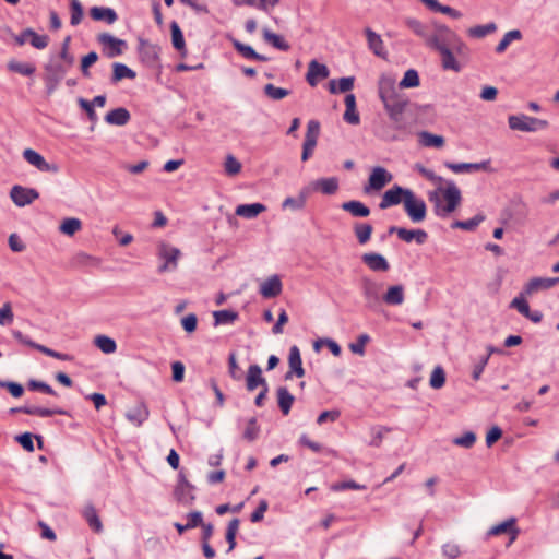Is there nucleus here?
I'll use <instances>...</instances> for the list:
<instances>
[{
  "instance_id": "58",
  "label": "nucleus",
  "mask_w": 559,
  "mask_h": 559,
  "mask_svg": "<svg viewBox=\"0 0 559 559\" xmlns=\"http://www.w3.org/2000/svg\"><path fill=\"white\" fill-rule=\"evenodd\" d=\"M485 221V215L476 214L473 218L467 221H456V228H461L463 230L472 231L475 230L476 227Z\"/></svg>"
},
{
  "instance_id": "34",
  "label": "nucleus",
  "mask_w": 559,
  "mask_h": 559,
  "mask_svg": "<svg viewBox=\"0 0 559 559\" xmlns=\"http://www.w3.org/2000/svg\"><path fill=\"white\" fill-rule=\"evenodd\" d=\"M341 209L354 217H367L370 215V209L362 202L356 200L342 203Z\"/></svg>"
},
{
  "instance_id": "24",
  "label": "nucleus",
  "mask_w": 559,
  "mask_h": 559,
  "mask_svg": "<svg viewBox=\"0 0 559 559\" xmlns=\"http://www.w3.org/2000/svg\"><path fill=\"white\" fill-rule=\"evenodd\" d=\"M282 293V282L277 275H273L261 284L260 294L264 298H274Z\"/></svg>"
},
{
  "instance_id": "52",
  "label": "nucleus",
  "mask_w": 559,
  "mask_h": 559,
  "mask_svg": "<svg viewBox=\"0 0 559 559\" xmlns=\"http://www.w3.org/2000/svg\"><path fill=\"white\" fill-rule=\"evenodd\" d=\"M263 90L264 94L273 100H281L290 94V91L273 84H266Z\"/></svg>"
},
{
  "instance_id": "37",
  "label": "nucleus",
  "mask_w": 559,
  "mask_h": 559,
  "mask_svg": "<svg viewBox=\"0 0 559 559\" xmlns=\"http://www.w3.org/2000/svg\"><path fill=\"white\" fill-rule=\"evenodd\" d=\"M405 25L417 36L423 38L426 43L430 36L429 27L414 17L405 19Z\"/></svg>"
},
{
  "instance_id": "16",
  "label": "nucleus",
  "mask_w": 559,
  "mask_h": 559,
  "mask_svg": "<svg viewBox=\"0 0 559 559\" xmlns=\"http://www.w3.org/2000/svg\"><path fill=\"white\" fill-rule=\"evenodd\" d=\"M288 365H289V370L286 372V374L284 377L285 381L292 380L293 374H296L298 378H301L305 374V370L302 368L300 350H299L298 346H296V345H293L289 348Z\"/></svg>"
},
{
  "instance_id": "40",
  "label": "nucleus",
  "mask_w": 559,
  "mask_h": 559,
  "mask_svg": "<svg viewBox=\"0 0 559 559\" xmlns=\"http://www.w3.org/2000/svg\"><path fill=\"white\" fill-rule=\"evenodd\" d=\"M428 238V235L423 229L408 230L403 228L400 230V239L405 242H412L415 240L418 245H423Z\"/></svg>"
},
{
  "instance_id": "61",
  "label": "nucleus",
  "mask_w": 559,
  "mask_h": 559,
  "mask_svg": "<svg viewBox=\"0 0 559 559\" xmlns=\"http://www.w3.org/2000/svg\"><path fill=\"white\" fill-rule=\"evenodd\" d=\"M233 46L239 53H241L242 57H245L247 59L253 60V58L257 57V51L249 45H245V44L240 43L239 40L234 39Z\"/></svg>"
},
{
  "instance_id": "41",
  "label": "nucleus",
  "mask_w": 559,
  "mask_h": 559,
  "mask_svg": "<svg viewBox=\"0 0 559 559\" xmlns=\"http://www.w3.org/2000/svg\"><path fill=\"white\" fill-rule=\"evenodd\" d=\"M171 31V43L176 50L180 51L183 56L186 53V45L182 32L177 22H171L170 24Z\"/></svg>"
},
{
  "instance_id": "23",
  "label": "nucleus",
  "mask_w": 559,
  "mask_h": 559,
  "mask_svg": "<svg viewBox=\"0 0 559 559\" xmlns=\"http://www.w3.org/2000/svg\"><path fill=\"white\" fill-rule=\"evenodd\" d=\"M365 35L367 37L369 49L378 57L385 59L386 51L384 49L383 40L380 35L373 32L371 28L367 27L365 29Z\"/></svg>"
},
{
  "instance_id": "56",
  "label": "nucleus",
  "mask_w": 559,
  "mask_h": 559,
  "mask_svg": "<svg viewBox=\"0 0 559 559\" xmlns=\"http://www.w3.org/2000/svg\"><path fill=\"white\" fill-rule=\"evenodd\" d=\"M390 430H391L390 428L383 427V426L372 427L371 428V440L369 441V445L374 447V448L380 447L384 436Z\"/></svg>"
},
{
  "instance_id": "3",
  "label": "nucleus",
  "mask_w": 559,
  "mask_h": 559,
  "mask_svg": "<svg viewBox=\"0 0 559 559\" xmlns=\"http://www.w3.org/2000/svg\"><path fill=\"white\" fill-rule=\"evenodd\" d=\"M381 102L394 128L397 130L404 129L405 120L403 115L409 102L407 96L403 93H399Z\"/></svg>"
},
{
  "instance_id": "28",
  "label": "nucleus",
  "mask_w": 559,
  "mask_h": 559,
  "mask_svg": "<svg viewBox=\"0 0 559 559\" xmlns=\"http://www.w3.org/2000/svg\"><path fill=\"white\" fill-rule=\"evenodd\" d=\"M311 190H320L323 194H334L338 189V180L335 177L320 178L312 181L310 185Z\"/></svg>"
},
{
  "instance_id": "46",
  "label": "nucleus",
  "mask_w": 559,
  "mask_h": 559,
  "mask_svg": "<svg viewBox=\"0 0 559 559\" xmlns=\"http://www.w3.org/2000/svg\"><path fill=\"white\" fill-rule=\"evenodd\" d=\"M419 142L426 147H441L444 143V139L440 135H436L429 132H421L419 134Z\"/></svg>"
},
{
  "instance_id": "13",
  "label": "nucleus",
  "mask_w": 559,
  "mask_h": 559,
  "mask_svg": "<svg viewBox=\"0 0 559 559\" xmlns=\"http://www.w3.org/2000/svg\"><path fill=\"white\" fill-rule=\"evenodd\" d=\"M361 289H362L364 297L366 299V307H368L369 309L377 308L381 302V298H380V294H379L380 293V284H378L377 282H374L371 278L364 277L361 280Z\"/></svg>"
},
{
  "instance_id": "55",
  "label": "nucleus",
  "mask_w": 559,
  "mask_h": 559,
  "mask_svg": "<svg viewBox=\"0 0 559 559\" xmlns=\"http://www.w3.org/2000/svg\"><path fill=\"white\" fill-rule=\"evenodd\" d=\"M241 163L231 154L227 155L224 163L225 173L228 176H236L241 171Z\"/></svg>"
},
{
  "instance_id": "19",
  "label": "nucleus",
  "mask_w": 559,
  "mask_h": 559,
  "mask_svg": "<svg viewBox=\"0 0 559 559\" xmlns=\"http://www.w3.org/2000/svg\"><path fill=\"white\" fill-rule=\"evenodd\" d=\"M329 74V68L325 64L311 60L308 64L306 80L310 86H316L319 80L326 79Z\"/></svg>"
},
{
  "instance_id": "11",
  "label": "nucleus",
  "mask_w": 559,
  "mask_h": 559,
  "mask_svg": "<svg viewBox=\"0 0 559 559\" xmlns=\"http://www.w3.org/2000/svg\"><path fill=\"white\" fill-rule=\"evenodd\" d=\"M392 179L393 176L391 173L381 166H377L372 169L368 179V185L365 186L364 191L366 193H369L371 190L379 191L390 183Z\"/></svg>"
},
{
  "instance_id": "20",
  "label": "nucleus",
  "mask_w": 559,
  "mask_h": 559,
  "mask_svg": "<svg viewBox=\"0 0 559 559\" xmlns=\"http://www.w3.org/2000/svg\"><path fill=\"white\" fill-rule=\"evenodd\" d=\"M361 260L373 272H386L390 269L388 260L377 252L364 253Z\"/></svg>"
},
{
  "instance_id": "42",
  "label": "nucleus",
  "mask_w": 559,
  "mask_h": 559,
  "mask_svg": "<svg viewBox=\"0 0 559 559\" xmlns=\"http://www.w3.org/2000/svg\"><path fill=\"white\" fill-rule=\"evenodd\" d=\"M82 222L79 218L70 217L62 221L59 226L60 233L67 236H73L75 233L81 230Z\"/></svg>"
},
{
  "instance_id": "29",
  "label": "nucleus",
  "mask_w": 559,
  "mask_h": 559,
  "mask_svg": "<svg viewBox=\"0 0 559 559\" xmlns=\"http://www.w3.org/2000/svg\"><path fill=\"white\" fill-rule=\"evenodd\" d=\"M90 15L95 21H104L107 24H114L118 20L116 11L106 7H93L90 10Z\"/></svg>"
},
{
  "instance_id": "49",
  "label": "nucleus",
  "mask_w": 559,
  "mask_h": 559,
  "mask_svg": "<svg viewBox=\"0 0 559 559\" xmlns=\"http://www.w3.org/2000/svg\"><path fill=\"white\" fill-rule=\"evenodd\" d=\"M246 384H265L262 370L258 365H250L246 376Z\"/></svg>"
},
{
  "instance_id": "4",
  "label": "nucleus",
  "mask_w": 559,
  "mask_h": 559,
  "mask_svg": "<svg viewBox=\"0 0 559 559\" xmlns=\"http://www.w3.org/2000/svg\"><path fill=\"white\" fill-rule=\"evenodd\" d=\"M509 128L522 132H535L546 129L548 121L526 115H512L508 118Z\"/></svg>"
},
{
  "instance_id": "5",
  "label": "nucleus",
  "mask_w": 559,
  "mask_h": 559,
  "mask_svg": "<svg viewBox=\"0 0 559 559\" xmlns=\"http://www.w3.org/2000/svg\"><path fill=\"white\" fill-rule=\"evenodd\" d=\"M157 257L163 260V264L158 267L159 273L173 272L178 267V260L181 251L171 245L160 241L157 245Z\"/></svg>"
},
{
  "instance_id": "43",
  "label": "nucleus",
  "mask_w": 559,
  "mask_h": 559,
  "mask_svg": "<svg viewBox=\"0 0 559 559\" xmlns=\"http://www.w3.org/2000/svg\"><path fill=\"white\" fill-rule=\"evenodd\" d=\"M94 344L105 354H112L117 349L115 340L106 335H97L94 338Z\"/></svg>"
},
{
  "instance_id": "22",
  "label": "nucleus",
  "mask_w": 559,
  "mask_h": 559,
  "mask_svg": "<svg viewBox=\"0 0 559 559\" xmlns=\"http://www.w3.org/2000/svg\"><path fill=\"white\" fill-rule=\"evenodd\" d=\"M515 523H516L515 519L510 518L500 524L493 525L489 530V535L498 536V535H502V534H509V535H511L510 543H512L515 540L518 533H519V530L516 528Z\"/></svg>"
},
{
  "instance_id": "31",
  "label": "nucleus",
  "mask_w": 559,
  "mask_h": 559,
  "mask_svg": "<svg viewBox=\"0 0 559 559\" xmlns=\"http://www.w3.org/2000/svg\"><path fill=\"white\" fill-rule=\"evenodd\" d=\"M405 293L402 285L390 286L386 293L382 296V301L389 306H399L404 302Z\"/></svg>"
},
{
  "instance_id": "48",
  "label": "nucleus",
  "mask_w": 559,
  "mask_h": 559,
  "mask_svg": "<svg viewBox=\"0 0 559 559\" xmlns=\"http://www.w3.org/2000/svg\"><path fill=\"white\" fill-rule=\"evenodd\" d=\"M418 72L414 69H409L404 73V78L399 83L400 88H412L419 85Z\"/></svg>"
},
{
  "instance_id": "10",
  "label": "nucleus",
  "mask_w": 559,
  "mask_h": 559,
  "mask_svg": "<svg viewBox=\"0 0 559 559\" xmlns=\"http://www.w3.org/2000/svg\"><path fill=\"white\" fill-rule=\"evenodd\" d=\"M97 41L104 46V51L108 58H115L122 55L127 43L122 39L116 38L109 33H102L97 35Z\"/></svg>"
},
{
  "instance_id": "9",
  "label": "nucleus",
  "mask_w": 559,
  "mask_h": 559,
  "mask_svg": "<svg viewBox=\"0 0 559 559\" xmlns=\"http://www.w3.org/2000/svg\"><path fill=\"white\" fill-rule=\"evenodd\" d=\"M320 134V122L317 120H310L307 124V132L302 145L301 159L302 162L308 160L317 145V141Z\"/></svg>"
},
{
  "instance_id": "64",
  "label": "nucleus",
  "mask_w": 559,
  "mask_h": 559,
  "mask_svg": "<svg viewBox=\"0 0 559 559\" xmlns=\"http://www.w3.org/2000/svg\"><path fill=\"white\" fill-rule=\"evenodd\" d=\"M369 340L370 337L367 334H360L355 343L349 344V349L354 354L362 356L365 354V346Z\"/></svg>"
},
{
  "instance_id": "36",
  "label": "nucleus",
  "mask_w": 559,
  "mask_h": 559,
  "mask_svg": "<svg viewBox=\"0 0 559 559\" xmlns=\"http://www.w3.org/2000/svg\"><path fill=\"white\" fill-rule=\"evenodd\" d=\"M263 39L282 51H287L290 48L289 44L281 35L271 32L269 28L263 29Z\"/></svg>"
},
{
  "instance_id": "32",
  "label": "nucleus",
  "mask_w": 559,
  "mask_h": 559,
  "mask_svg": "<svg viewBox=\"0 0 559 559\" xmlns=\"http://www.w3.org/2000/svg\"><path fill=\"white\" fill-rule=\"evenodd\" d=\"M266 211V206L262 203L240 204L236 207V215L251 219Z\"/></svg>"
},
{
  "instance_id": "14",
  "label": "nucleus",
  "mask_w": 559,
  "mask_h": 559,
  "mask_svg": "<svg viewBox=\"0 0 559 559\" xmlns=\"http://www.w3.org/2000/svg\"><path fill=\"white\" fill-rule=\"evenodd\" d=\"M24 159L36 167L39 171L56 174L59 171V166L55 163H48L39 153L32 148L23 151Z\"/></svg>"
},
{
  "instance_id": "60",
  "label": "nucleus",
  "mask_w": 559,
  "mask_h": 559,
  "mask_svg": "<svg viewBox=\"0 0 559 559\" xmlns=\"http://www.w3.org/2000/svg\"><path fill=\"white\" fill-rule=\"evenodd\" d=\"M70 41H71V37L70 36H67L61 45V50H60V59L68 66V67H72L74 64V56L70 53L69 51V46H70Z\"/></svg>"
},
{
  "instance_id": "30",
  "label": "nucleus",
  "mask_w": 559,
  "mask_h": 559,
  "mask_svg": "<svg viewBox=\"0 0 559 559\" xmlns=\"http://www.w3.org/2000/svg\"><path fill=\"white\" fill-rule=\"evenodd\" d=\"M130 112L126 108L119 107L107 112L105 121L111 126L122 127L130 121Z\"/></svg>"
},
{
  "instance_id": "12",
  "label": "nucleus",
  "mask_w": 559,
  "mask_h": 559,
  "mask_svg": "<svg viewBox=\"0 0 559 559\" xmlns=\"http://www.w3.org/2000/svg\"><path fill=\"white\" fill-rule=\"evenodd\" d=\"M411 191L412 190L402 188L396 185L393 186L391 189L386 190L383 193L382 199L379 203V207L381 210H385L391 206L397 205L402 202L404 203V199H407Z\"/></svg>"
},
{
  "instance_id": "25",
  "label": "nucleus",
  "mask_w": 559,
  "mask_h": 559,
  "mask_svg": "<svg viewBox=\"0 0 559 559\" xmlns=\"http://www.w3.org/2000/svg\"><path fill=\"white\" fill-rule=\"evenodd\" d=\"M148 414L145 404L138 403L127 412L126 417L132 425L140 427L148 418Z\"/></svg>"
},
{
  "instance_id": "57",
  "label": "nucleus",
  "mask_w": 559,
  "mask_h": 559,
  "mask_svg": "<svg viewBox=\"0 0 559 559\" xmlns=\"http://www.w3.org/2000/svg\"><path fill=\"white\" fill-rule=\"evenodd\" d=\"M497 25L495 23H488L486 25H478L469 28L468 34L472 37L481 38L493 32H496Z\"/></svg>"
},
{
  "instance_id": "17",
  "label": "nucleus",
  "mask_w": 559,
  "mask_h": 559,
  "mask_svg": "<svg viewBox=\"0 0 559 559\" xmlns=\"http://www.w3.org/2000/svg\"><path fill=\"white\" fill-rule=\"evenodd\" d=\"M396 78L391 73H382L378 81V95L381 100L399 94Z\"/></svg>"
},
{
  "instance_id": "38",
  "label": "nucleus",
  "mask_w": 559,
  "mask_h": 559,
  "mask_svg": "<svg viewBox=\"0 0 559 559\" xmlns=\"http://www.w3.org/2000/svg\"><path fill=\"white\" fill-rule=\"evenodd\" d=\"M353 230L357 238V241L360 245H365L370 240L373 228L368 223H355L353 226Z\"/></svg>"
},
{
  "instance_id": "45",
  "label": "nucleus",
  "mask_w": 559,
  "mask_h": 559,
  "mask_svg": "<svg viewBox=\"0 0 559 559\" xmlns=\"http://www.w3.org/2000/svg\"><path fill=\"white\" fill-rule=\"evenodd\" d=\"M522 38V33L518 29H513V31H509L507 32L502 39L499 41V44L497 45L496 47V52L497 53H502L507 50L508 46L513 41V40H520Z\"/></svg>"
},
{
  "instance_id": "7",
  "label": "nucleus",
  "mask_w": 559,
  "mask_h": 559,
  "mask_svg": "<svg viewBox=\"0 0 559 559\" xmlns=\"http://www.w3.org/2000/svg\"><path fill=\"white\" fill-rule=\"evenodd\" d=\"M404 210L414 223H420L426 218V203L423 199L416 197L413 191L409 192L407 199H404Z\"/></svg>"
},
{
  "instance_id": "18",
  "label": "nucleus",
  "mask_w": 559,
  "mask_h": 559,
  "mask_svg": "<svg viewBox=\"0 0 559 559\" xmlns=\"http://www.w3.org/2000/svg\"><path fill=\"white\" fill-rule=\"evenodd\" d=\"M526 296L527 295H525L523 290L518 297H515L511 301L510 307L516 309L522 316L537 323L542 320L543 314L539 311L532 312L530 310V306L526 301Z\"/></svg>"
},
{
  "instance_id": "26",
  "label": "nucleus",
  "mask_w": 559,
  "mask_h": 559,
  "mask_svg": "<svg viewBox=\"0 0 559 559\" xmlns=\"http://www.w3.org/2000/svg\"><path fill=\"white\" fill-rule=\"evenodd\" d=\"M100 265V259L86 252H76L71 259V266L79 267H97Z\"/></svg>"
},
{
  "instance_id": "21",
  "label": "nucleus",
  "mask_w": 559,
  "mask_h": 559,
  "mask_svg": "<svg viewBox=\"0 0 559 559\" xmlns=\"http://www.w3.org/2000/svg\"><path fill=\"white\" fill-rule=\"evenodd\" d=\"M559 283V276L554 278H544V277H535L532 278L525 286H524V294L527 296H532L533 294L554 287L556 284Z\"/></svg>"
},
{
  "instance_id": "53",
  "label": "nucleus",
  "mask_w": 559,
  "mask_h": 559,
  "mask_svg": "<svg viewBox=\"0 0 559 559\" xmlns=\"http://www.w3.org/2000/svg\"><path fill=\"white\" fill-rule=\"evenodd\" d=\"M260 427L258 425V421L254 417L250 418L247 421V426L243 430V439L248 442L254 441L259 437Z\"/></svg>"
},
{
  "instance_id": "44",
  "label": "nucleus",
  "mask_w": 559,
  "mask_h": 559,
  "mask_svg": "<svg viewBox=\"0 0 559 559\" xmlns=\"http://www.w3.org/2000/svg\"><path fill=\"white\" fill-rule=\"evenodd\" d=\"M84 518L87 521L90 527L94 530L95 532L99 533L103 531V524L97 515V512L94 507L88 506L84 510Z\"/></svg>"
},
{
  "instance_id": "51",
  "label": "nucleus",
  "mask_w": 559,
  "mask_h": 559,
  "mask_svg": "<svg viewBox=\"0 0 559 559\" xmlns=\"http://www.w3.org/2000/svg\"><path fill=\"white\" fill-rule=\"evenodd\" d=\"M25 35L29 36L31 45L36 49H45L48 46L49 37L47 35H38L32 28H26Z\"/></svg>"
},
{
  "instance_id": "27",
  "label": "nucleus",
  "mask_w": 559,
  "mask_h": 559,
  "mask_svg": "<svg viewBox=\"0 0 559 559\" xmlns=\"http://www.w3.org/2000/svg\"><path fill=\"white\" fill-rule=\"evenodd\" d=\"M309 194H310V188L305 187L299 191L297 197L286 198L282 203V207L290 209L294 211L301 210L305 207Z\"/></svg>"
},
{
  "instance_id": "33",
  "label": "nucleus",
  "mask_w": 559,
  "mask_h": 559,
  "mask_svg": "<svg viewBox=\"0 0 559 559\" xmlns=\"http://www.w3.org/2000/svg\"><path fill=\"white\" fill-rule=\"evenodd\" d=\"M140 57L145 64L154 67L158 60V48L150 43L141 41Z\"/></svg>"
},
{
  "instance_id": "50",
  "label": "nucleus",
  "mask_w": 559,
  "mask_h": 559,
  "mask_svg": "<svg viewBox=\"0 0 559 559\" xmlns=\"http://www.w3.org/2000/svg\"><path fill=\"white\" fill-rule=\"evenodd\" d=\"M489 162L456 164V174L488 170Z\"/></svg>"
},
{
  "instance_id": "1",
  "label": "nucleus",
  "mask_w": 559,
  "mask_h": 559,
  "mask_svg": "<svg viewBox=\"0 0 559 559\" xmlns=\"http://www.w3.org/2000/svg\"><path fill=\"white\" fill-rule=\"evenodd\" d=\"M453 44V31L443 24L433 23V32L430 34L426 45L440 53L444 69L454 70Z\"/></svg>"
},
{
  "instance_id": "54",
  "label": "nucleus",
  "mask_w": 559,
  "mask_h": 559,
  "mask_svg": "<svg viewBox=\"0 0 559 559\" xmlns=\"http://www.w3.org/2000/svg\"><path fill=\"white\" fill-rule=\"evenodd\" d=\"M8 68L10 71H13V72H16V73H20L22 75H32L36 68L31 64V63H25V62H19V61H10L8 63Z\"/></svg>"
},
{
  "instance_id": "8",
  "label": "nucleus",
  "mask_w": 559,
  "mask_h": 559,
  "mask_svg": "<svg viewBox=\"0 0 559 559\" xmlns=\"http://www.w3.org/2000/svg\"><path fill=\"white\" fill-rule=\"evenodd\" d=\"M38 198L39 192L34 188L15 185L10 190V199L19 207L29 205Z\"/></svg>"
},
{
  "instance_id": "35",
  "label": "nucleus",
  "mask_w": 559,
  "mask_h": 559,
  "mask_svg": "<svg viewBox=\"0 0 559 559\" xmlns=\"http://www.w3.org/2000/svg\"><path fill=\"white\" fill-rule=\"evenodd\" d=\"M112 70L111 83L114 84L123 79L133 80L136 76V73L132 69L120 62H115L112 64Z\"/></svg>"
},
{
  "instance_id": "2",
  "label": "nucleus",
  "mask_w": 559,
  "mask_h": 559,
  "mask_svg": "<svg viewBox=\"0 0 559 559\" xmlns=\"http://www.w3.org/2000/svg\"><path fill=\"white\" fill-rule=\"evenodd\" d=\"M429 201L438 216H448L454 211V182L445 180L444 183H437L436 189L429 192Z\"/></svg>"
},
{
  "instance_id": "39",
  "label": "nucleus",
  "mask_w": 559,
  "mask_h": 559,
  "mask_svg": "<svg viewBox=\"0 0 559 559\" xmlns=\"http://www.w3.org/2000/svg\"><path fill=\"white\" fill-rule=\"evenodd\" d=\"M237 311L224 309L213 312L214 325L231 324L238 319Z\"/></svg>"
},
{
  "instance_id": "15",
  "label": "nucleus",
  "mask_w": 559,
  "mask_h": 559,
  "mask_svg": "<svg viewBox=\"0 0 559 559\" xmlns=\"http://www.w3.org/2000/svg\"><path fill=\"white\" fill-rule=\"evenodd\" d=\"M193 491L194 486L191 485L182 474H180L178 484L174 491L176 500L183 506H190L195 499Z\"/></svg>"
},
{
  "instance_id": "59",
  "label": "nucleus",
  "mask_w": 559,
  "mask_h": 559,
  "mask_svg": "<svg viewBox=\"0 0 559 559\" xmlns=\"http://www.w3.org/2000/svg\"><path fill=\"white\" fill-rule=\"evenodd\" d=\"M98 60V55L95 51L88 52L81 60V72L83 76L90 78V67H92Z\"/></svg>"
},
{
  "instance_id": "47",
  "label": "nucleus",
  "mask_w": 559,
  "mask_h": 559,
  "mask_svg": "<svg viewBox=\"0 0 559 559\" xmlns=\"http://www.w3.org/2000/svg\"><path fill=\"white\" fill-rule=\"evenodd\" d=\"M278 405L284 415H287L290 411L294 402V396L283 386L277 392Z\"/></svg>"
},
{
  "instance_id": "62",
  "label": "nucleus",
  "mask_w": 559,
  "mask_h": 559,
  "mask_svg": "<svg viewBox=\"0 0 559 559\" xmlns=\"http://www.w3.org/2000/svg\"><path fill=\"white\" fill-rule=\"evenodd\" d=\"M70 10H71L70 23H71V25L76 26L81 23L82 17H83L82 4L80 3V1L71 2Z\"/></svg>"
},
{
  "instance_id": "63",
  "label": "nucleus",
  "mask_w": 559,
  "mask_h": 559,
  "mask_svg": "<svg viewBox=\"0 0 559 559\" xmlns=\"http://www.w3.org/2000/svg\"><path fill=\"white\" fill-rule=\"evenodd\" d=\"M415 169L421 174L426 179L432 181L435 185L437 183H444L445 182V179L440 177V176H437L432 170L430 169H427L426 167H424L421 164H416L415 165Z\"/></svg>"
},
{
  "instance_id": "6",
  "label": "nucleus",
  "mask_w": 559,
  "mask_h": 559,
  "mask_svg": "<svg viewBox=\"0 0 559 559\" xmlns=\"http://www.w3.org/2000/svg\"><path fill=\"white\" fill-rule=\"evenodd\" d=\"M69 68L64 62H50L45 66L46 73L44 80L48 94H52L56 91Z\"/></svg>"
}]
</instances>
